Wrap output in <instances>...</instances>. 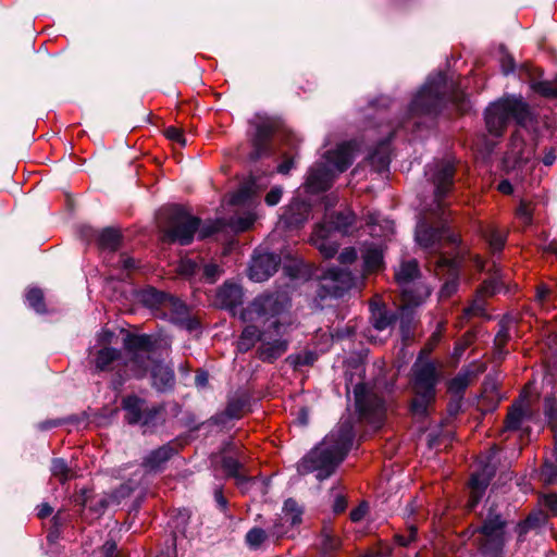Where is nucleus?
<instances>
[{
  "mask_svg": "<svg viewBox=\"0 0 557 557\" xmlns=\"http://www.w3.org/2000/svg\"><path fill=\"white\" fill-rule=\"evenodd\" d=\"M354 437L352 419L350 417L342 418L323 441L298 462V473L317 472L319 481L327 479L344 460L352 445Z\"/></svg>",
  "mask_w": 557,
  "mask_h": 557,
  "instance_id": "obj_1",
  "label": "nucleus"
},
{
  "mask_svg": "<svg viewBox=\"0 0 557 557\" xmlns=\"http://www.w3.org/2000/svg\"><path fill=\"white\" fill-rule=\"evenodd\" d=\"M416 242L429 253L434 255L432 263L436 270L447 269L448 274L451 276L450 280L445 282L441 289V297H449L453 295L458 287L457 270L458 262L454 259H449L444 255L440 253L445 243L457 245L459 243V236L451 233L446 224H442L441 227L434 228L431 226L426 218L419 221L416 228Z\"/></svg>",
  "mask_w": 557,
  "mask_h": 557,
  "instance_id": "obj_2",
  "label": "nucleus"
},
{
  "mask_svg": "<svg viewBox=\"0 0 557 557\" xmlns=\"http://www.w3.org/2000/svg\"><path fill=\"white\" fill-rule=\"evenodd\" d=\"M257 325H247L238 341V350L247 351L260 342L258 356L264 362H273L288 348V325L280 322L277 315H268Z\"/></svg>",
  "mask_w": 557,
  "mask_h": 557,
  "instance_id": "obj_3",
  "label": "nucleus"
},
{
  "mask_svg": "<svg viewBox=\"0 0 557 557\" xmlns=\"http://www.w3.org/2000/svg\"><path fill=\"white\" fill-rule=\"evenodd\" d=\"M134 351L126 367L134 377H144L148 371L151 374V384L158 392H168L174 387L175 375L172 367L152 358L150 349L151 338L146 335H136L132 341Z\"/></svg>",
  "mask_w": 557,
  "mask_h": 557,
  "instance_id": "obj_4",
  "label": "nucleus"
},
{
  "mask_svg": "<svg viewBox=\"0 0 557 557\" xmlns=\"http://www.w3.org/2000/svg\"><path fill=\"white\" fill-rule=\"evenodd\" d=\"M443 379L442 364L418 356L411 368L413 398L410 405L412 414L423 417L435 401L436 386Z\"/></svg>",
  "mask_w": 557,
  "mask_h": 557,
  "instance_id": "obj_5",
  "label": "nucleus"
},
{
  "mask_svg": "<svg viewBox=\"0 0 557 557\" xmlns=\"http://www.w3.org/2000/svg\"><path fill=\"white\" fill-rule=\"evenodd\" d=\"M135 336H128L126 341L127 356L123 357L122 352L112 347L111 345L116 339L114 332L102 329L96 336V342L88 348L87 361L92 373L98 374L101 372H111L114 370L120 371V366H124L123 374L120 376L124 380L132 376L129 368L126 367L129 358L133 355L134 347L131 341Z\"/></svg>",
  "mask_w": 557,
  "mask_h": 557,
  "instance_id": "obj_6",
  "label": "nucleus"
},
{
  "mask_svg": "<svg viewBox=\"0 0 557 557\" xmlns=\"http://www.w3.org/2000/svg\"><path fill=\"white\" fill-rule=\"evenodd\" d=\"M354 143H343L335 150L327 151L323 161L312 166L306 180L311 193H319L330 187L336 174L346 171L354 161Z\"/></svg>",
  "mask_w": 557,
  "mask_h": 557,
  "instance_id": "obj_7",
  "label": "nucleus"
},
{
  "mask_svg": "<svg viewBox=\"0 0 557 557\" xmlns=\"http://www.w3.org/2000/svg\"><path fill=\"white\" fill-rule=\"evenodd\" d=\"M510 120L524 127L533 122L530 107L521 97H504L485 111L486 127L492 135L500 136Z\"/></svg>",
  "mask_w": 557,
  "mask_h": 557,
  "instance_id": "obj_8",
  "label": "nucleus"
},
{
  "mask_svg": "<svg viewBox=\"0 0 557 557\" xmlns=\"http://www.w3.org/2000/svg\"><path fill=\"white\" fill-rule=\"evenodd\" d=\"M221 228L219 222L209 223L200 227V220L187 213L178 207H174L171 214L170 226L164 233L163 240L188 245L193 242L195 233L199 231V237L206 238Z\"/></svg>",
  "mask_w": 557,
  "mask_h": 557,
  "instance_id": "obj_9",
  "label": "nucleus"
},
{
  "mask_svg": "<svg viewBox=\"0 0 557 557\" xmlns=\"http://www.w3.org/2000/svg\"><path fill=\"white\" fill-rule=\"evenodd\" d=\"M504 528L505 521L499 512L491 507L483 524L469 529L468 532L474 536V543L484 557H504L503 549L506 542Z\"/></svg>",
  "mask_w": 557,
  "mask_h": 557,
  "instance_id": "obj_10",
  "label": "nucleus"
},
{
  "mask_svg": "<svg viewBox=\"0 0 557 557\" xmlns=\"http://www.w3.org/2000/svg\"><path fill=\"white\" fill-rule=\"evenodd\" d=\"M448 90H450V88L447 86L446 76L443 73H437L429 77L411 100L408 108V115L416 117L435 114L441 108Z\"/></svg>",
  "mask_w": 557,
  "mask_h": 557,
  "instance_id": "obj_11",
  "label": "nucleus"
},
{
  "mask_svg": "<svg viewBox=\"0 0 557 557\" xmlns=\"http://www.w3.org/2000/svg\"><path fill=\"white\" fill-rule=\"evenodd\" d=\"M355 406L359 420L380 429L386 418V405L374 388L366 383H358L354 386Z\"/></svg>",
  "mask_w": 557,
  "mask_h": 557,
  "instance_id": "obj_12",
  "label": "nucleus"
},
{
  "mask_svg": "<svg viewBox=\"0 0 557 557\" xmlns=\"http://www.w3.org/2000/svg\"><path fill=\"white\" fill-rule=\"evenodd\" d=\"M356 216L350 210L338 212L330 222V226L319 224L315 226L311 242L325 258H332L337 252V244L331 238L332 230L341 233H349Z\"/></svg>",
  "mask_w": 557,
  "mask_h": 557,
  "instance_id": "obj_13",
  "label": "nucleus"
},
{
  "mask_svg": "<svg viewBox=\"0 0 557 557\" xmlns=\"http://www.w3.org/2000/svg\"><path fill=\"white\" fill-rule=\"evenodd\" d=\"M362 278L354 276L346 269L331 268L326 271L319 289V297L338 298L351 288H359Z\"/></svg>",
  "mask_w": 557,
  "mask_h": 557,
  "instance_id": "obj_14",
  "label": "nucleus"
},
{
  "mask_svg": "<svg viewBox=\"0 0 557 557\" xmlns=\"http://www.w3.org/2000/svg\"><path fill=\"white\" fill-rule=\"evenodd\" d=\"M125 420L129 424L154 426L164 410L161 405L148 406L147 401L135 395L127 396L122 401Z\"/></svg>",
  "mask_w": 557,
  "mask_h": 557,
  "instance_id": "obj_15",
  "label": "nucleus"
},
{
  "mask_svg": "<svg viewBox=\"0 0 557 557\" xmlns=\"http://www.w3.org/2000/svg\"><path fill=\"white\" fill-rule=\"evenodd\" d=\"M420 271L416 260L403 262L395 273L397 283L403 287V300L405 307H416L423 302L430 295L426 286H420L417 295L410 287V284L419 276Z\"/></svg>",
  "mask_w": 557,
  "mask_h": 557,
  "instance_id": "obj_16",
  "label": "nucleus"
},
{
  "mask_svg": "<svg viewBox=\"0 0 557 557\" xmlns=\"http://www.w3.org/2000/svg\"><path fill=\"white\" fill-rule=\"evenodd\" d=\"M426 175L435 186L436 210H442V201L454 185L455 166L448 160L435 161L428 165Z\"/></svg>",
  "mask_w": 557,
  "mask_h": 557,
  "instance_id": "obj_17",
  "label": "nucleus"
},
{
  "mask_svg": "<svg viewBox=\"0 0 557 557\" xmlns=\"http://www.w3.org/2000/svg\"><path fill=\"white\" fill-rule=\"evenodd\" d=\"M534 145H527L519 132L511 136L509 148L504 157V165L507 170L521 169L530 171L534 165Z\"/></svg>",
  "mask_w": 557,
  "mask_h": 557,
  "instance_id": "obj_18",
  "label": "nucleus"
},
{
  "mask_svg": "<svg viewBox=\"0 0 557 557\" xmlns=\"http://www.w3.org/2000/svg\"><path fill=\"white\" fill-rule=\"evenodd\" d=\"M137 299L149 310H169L171 313H184L188 311L187 306L181 299L166 295L152 287L139 292Z\"/></svg>",
  "mask_w": 557,
  "mask_h": 557,
  "instance_id": "obj_19",
  "label": "nucleus"
},
{
  "mask_svg": "<svg viewBox=\"0 0 557 557\" xmlns=\"http://www.w3.org/2000/svg\"><path fill=\"white\" fill-rule=\"evenodd\" d=\"M281 262V258L275 253L257 252L250 262L248 275L255 282L267 281L272 276Z\"/></svg>",
  "mask_w": 557,
  "mask_h": 557,
  "instance_id": "obj_20",
  "label": "nucleus"
},
{
  "mask_svg": "<svg viewBox=\"0 0 557 557\" xmlns=\"http://www.w3.org/2000/svg\"><path fill=\"white\" fill-rule=\"evenodd\" d=\"M302 509L298 506L297 502L288 498L285 500L282 508V513L277 522L270 531V535L276 539L285 535L288 530L301 522Z\"/></svg>",
  "mask_w": 557,
  "mask_h": 557,
  "instance_id": "obj_21",
  "label": "nucleus"
},
{
  "mask_svg": "<svg viewBox=\"0 0 557 557\" xmlns=\"http://www.w3.org/2000/svg\"><path fill=\"white\" fill-rule=\"evenodd\" d=\"M505 285L502 273L497 270L493 276L485 280L476 292L471 305L465 309L463 313H480L486 309V297L498 293Z\"/></svg>",
  "mask_w": 557,
  "mask_h": 557,
  "instance_id": "obj_22",
  "label": "nucleus"
},
{
  "mask_svg": "<svg viewBox=\"0 0 557 557\" xmlns=\"http://www.w3.org/2000/svg\"><path fill=\"white\" fill-rule=\"evenodd\" d=\"M290 298L286 290L261 295L256 299L258 313H283L288 310Z\"/></svg>",
  "mask_w": 557,
  "mask_h": 557,
  "instance_id": "obj_23",
  "label": "nucleus"
},
{
  "mask_svg": "<svg viewBox=\"0 0 557 557\" xmlns=\"http://www.w3.org/2000/svg\"><path fill=\"white\" fill-rule=\"evenodd\" d=\"M243 302V290L240 286L232 283H225L218 289L213 304L221 310H234Z\"/></svg>",
  "mask_w": 557,
  "mask_h": 557,
  "instance_id": "obj_24",
  "label": "nucleus"
},
{
  "mask_svg": "<svg viewBox=\"0 0 557 557\" xmlns=\"http://www.w3.org/2000/svg\"><path fill=\"white\" fill-rule=\"evenodd\" d=\"M310 211L309 203L295 198L286 208L282 220L288 227H299L309 219Z\"/></svg>",
  "mask_w": 557,
  "mask_h": 557,
  "instance_id": "obj_25",
  "label": "nucleus"
},
{
  "mask_svg": "<svg viewBox=\"0 0 557 557\" xmlns=\"http://www.w3.org/2000/svg\"><path fill=\"white\" fill-rule=\"evenodd\" d=\"M491 473L475 472L470 480V498L468 502L469 509H473L480 502L485 488L488 485Z\"/></svg>",
  "mask_w": 557,
  "mask_h": 557,
  "instance_id": "obj_26",
  "label": "nucleus"
},
{
  "mask_svg": "<svg viewBox=\"0 0 557 557\" xmlns=\"http://www.w3.org/2000/svg\"><path fill=\"white\" fill-rule=\"evenodd\" d=\"M272 132V126L268 123H261L257 126L253 138V150L250 153L252 160H257L268 152V141Z\"/></svg>",
  "mask_w": 557,
  "mask_h": 557,
  "instance_id": "obj_27",
  "label": "nucleus"
},
{
  "mask_svg": "<svg viewBox=\"0 0 557 557\" xmlns=\"http://www.w3.org/2000/svg\"><path fill=\"white\" fill-rule=\"evenodd\" d=\"M367 224L373 237H387L394 233L393 221L383 218L380 213H369Z\"/></svg>",
  "mask_w": 557,
  "mask_h": 557,
  "instance_id": "obj_28",
  "label": "nucleus"
},
{
  "mask_svg": "<svg viewBox=\"0 0 557 557\" xmlns=\"http://www.w3.org/2000/svg\"><path fill=\"white\" fill-rule=\"evenodd\" d=\"M175 449L171 445H163L152 450L144 460L146 468L150 470H158L164 462H166L173 455Z\"/></svg>",
  "mask_w": 557,
  "mask_h": 557,
  "instance_id": "obj_29",
  "label": "nucleus"
},
{
  "mask_svg": "<svg viewBox=\"0 0 557 557\" xmlns=\"http://www.w3.org/2000/svg\"><path fill=\"white\" fill-rule=\"evenodd\" d=\"M222 469L226 473L227 476L234 478L236 483L240 487H245L248 483L247 476L243 473V465L231 456H225L222 458Z\"/></svg>",
  "mask_w": 557,
  "mask_h": 557,
  "instance_id": "obj_30",
  "label": "nucleus"
},
{
  "mask_svg": "<svg viewBox=\"0 0 557 557\" xmlns=\"http://www.w3.org/2000/svg\"><path fill=\"white\" fill-rule=\"evenodd\" d=\"M320 546L324 555L333 554L341 548V539L333 532L331 527L325 525L322 529Z\"/></svg>",
  "mask_w": 557,
  "mask_h": 557,
  "instance_id": "obj_31",
  "label": "nucleus"
},
{
  "mask_svg": "<svg viewBox=\"0 0 557 557\" xmlns=\"http://www.w3.org/2000/svg\"><path fill=\"white\" fill-rule=\"evenodd\" d=\"M547 521V513L539 509L532 511L527 519L518 525L519 536H522L531 529L540 528Z\"/></svg>",
  "mask_w": 557,
  "mask_h": 557,
  "instance_id": "obj_32",
  "label": "nucleus"
},
{
  "mask_svg": "<svg viewBox=\"0 0 557 557\" xmlns=\"http://www.w3.org/2000/svg\"><path fill=\"white\" fill-rule=\"evenodd\" d=\"M483 237L488 243L493 251H500L505 246L506 233L494 226H486L483 231Z\"/></svg>",
  "mask_w": 557,
  "mask_h": 557,
  "instance_id": "obj_33",
  "label": "nucleus"
},
{
  "mask_svg": "<svg viewBox=\"0 0 557 557\" xmlns=\"http://www.w3.org/2000/svg\"><path fill=\"white\" fill-rule=\"evenodd\" d=\"M531 89L542 97L554 99L557 98V78L554 81H537L532 79L530 83Z\"/></svg>",
  "mask_w": 557,
  "mask_h": 557,
  "instance_id": "obj_34",
  "label": "nucleus"
},
{
  "mask_svg": "<svg viewBox=\"0 0 557 557\" xmlns=\"http://www.w3.org/2000/svg\"><path fill=\"white\" fill-rule=\"evenodd\" d=\"M364 269L367 272H374L381 269L383 263L382 250L370 246L363 255Z\"/></svg>",
  "mask_w": 557,
  "mask_h": 557,
  "instance_id": "obj_35",
  "label": "nucleus"
},
{
  "mask_svg": "<svg viewBox=\"0 0 557 557\" xmlns=\"http://www.w3.org/2000/svg\"><path fill=\"white\" fill-rule=\"evenodd\" d=\"M51 474L57 478L60 483L64 484L74 476L73 470L67 466L63 458H53L51 461Z\"/></svg>",
  "mask_w": 557,
  "mask_h": 557,
  "instance_id": "obj_36",
  "label": "nucleus"
},
{
  "mask_svg": "<svg viewBox=\"0 0 557 557\" xmlns=\"http://www.w3.org/2000/svg\"><path fill=\"white\" fill-rule=\"evenodd\" d=\"M100 248L107 250H115L120 245V233L114 228H104L98 236Z\"/></svg>",
  "mask_w": 557,
  "mask_h": 557,
  "instance_id": "obj_37",
  "label": "nucleus"
},
{
  "mask_svg": "<svg viewBox=\"0 0 557 557\" xmlns=\"http://www.w3.org/2000/svg\"><path fill=\"white\" fill-rule=\"evenodd\" d=\"M471 372L461 371L448 382V392L460 395L465 392L470 383Z\"/></svg>",
  "mask_w": 557,
  "mask_h": 557,
  "instance_id": "obj_38",
  "label": "nucleus"
},
{
  "mask_svg": "<svg viewBox=\"0 0 557 557\" xmlns=\"http://www.w3.org/2000/svg\"><path fill=\"white\" fill-rule=\"evenodd\" d=\"M269 534L261 528H252L246 534V544L251 549H258L267 541Z\"/></svg>",
  "mask_w": 557,
  "mask_h": 557,
  "instance_id": "obj_39",
  "label": "nucleus"
},
{
  "mask_svg": "<svg viewBox=\"0 0 557 557\" xmlns=\"http://www.w3.org/2000/svg\"><path fill=\"white\" fill-rule=\"evenodd\" d=\"M171 321L188 332H197L200 329V321L197 315H170Z\"/></svg>",
  "mask_w": 557,
  "mask_h": 557,
  "instance_id": "obj_40",
  "label": "nucleus"
},
{
  "mask_svg": "<svg viewBox=\"0 0 557 557\" xmlns=\"http://www.w3.org/2000/svg\"><path fill=\"white\" fill-rule=\"evenodd\" d=\"M524 418L521 407H513L507 414L505 429L509 431L519 430Z\"/></svg>",
  "mask_w": 557,
  "mask_h": 557,
  "instance_id": "obj_41",
  "label": "nucleus"
},
{
  "mask_svg": "<svg viewBox=\"0 0 557 557\" xmlns=\"http://www.w3.org/2000/svg\"><path fill=\"white\" fill-rule=\"evenodd\" d=\"M255 222V216L252 214H246L244 216H235L231 220V226L236 232H244L248 230Z\"/></svg>",
  "mask_w": 557,
  "mask_h": 557,
  "instance_id": "obj_42",
  "label": "nucleus"
},
{
  "mask_svg": "<svg viewBox=\"0 0 557 557\" xmlns=\"http://www.w3.org/2000/svg\"><path fill=\"white\" fill-rule=\"evenodd\" d=\"M42 299L44 295L39 288H32L26 294V300L28 301L30 308L37 312L42 309Z\"/></svg>",
  "mask_w": 557,
  "mask_h": 557,
  "instance_id": "obj_43",
  "label": "nucleus"
},
{
  "mask_svg": "<svg viewBox=\"0 0 557 557\" xmlns=\"http://www.w3.org/2000/svg\"><path fill=\"white\" fill-rule=\"evenodd\" d=\"M198 270H199L198 263L190 259L181 260L178 268H177L178 273L186 277L196 274V272Z\"/></svg>",
  "mask_w": 557,
  "mask_h": 557,
  "instance_id": "obj_44",
  "label": "nucleus"
},
{
  "mask_svg": "<svg viewBox=\"0 0 557 557\" xmlns=\"http://www.w3.org/2000/svg\"><path fill=\"white\" fill-rule=\"evenodd\" d=\"M417 539V528L414 525H410L408 528L407 534H395L394 540L395 543L399 546H408L411 542Z\"/></svg>",
  "mask_w": 557,
  "mask_h": 557,
  "instance_id": "obj_45",
  "label": "nucleus"
},
{
  "mask_svg": "<svg viewBox=\"0 0 557 557\" xmlns=\"http://www.w3.org/2000/svg\"><path fill=\"white\" fill-rule=\"evenodd\" d=\"M541 506H543L546 510H548L552 515H557V495L548 494L544 495L540 499Z\"/></svg>",
  "mask_w": 557,
  "mask_h": 557,
  "instance_id": "obj_46",
  "label": "nucleus"
},
{
  "mask_svg": "<svg viewBox=\"0 0 557 557\" xmlns=\"http://www.w3.org/2000/svg\"><path fill=\"white\" fill-rule=\"evenodd\" d=\"M282 196H283V188L281 186H274L265 195L264 201L268 206L273 207V206H276L281 201Z\"/></svg>",
  "mask_w": 557,
  "mask_h": 557,
  "instance_id": "obj_47",
  "label": "nucleus"
},
{
  "mask_svg": "<svg viewBox=\"0 0 557 557\" xmlns=\"http://www.w3.org/2000/svg\"><path fill=\"white\" fill-rule=\"evenodd\" d=\"M202 274L209 283H213L220 276L221 269L214 263H208L203 265Z\"/></svg>",
  "mask_w": 557,
  "mask_h": 557,
  "instance_id": "obj_48",
  "label": "nucleus"
},
{
  "mask_svg": "<svg viewBox=\"0 0 557 557\" xmlns=\"http://www.w3.org/2000/svg\"><path fill=\"white\" fill-rule=\"evenodd\" d=\"M518 218L525 224H530L532 221V208L530 203L521 201L517 210Z\"/></svg>",
  "mask_w": 557,
  "mask_h": 557,
  "instance_id": "obj_49",
  "label": "nucleus"
},
{
  "mask_svg": "<svg viewBox=\"0 0 557 557\" xmlns=\"http://www.w3.org/2000/svg\"><path fill=\"white\" fill-rule=\"evenodd\" d=\"M441 339V331L434 332L429 339L428 344L421 349L419 356H422V358H428V356L432 352L434 347L437 345V343Z\"/></svg>",
  "mask_w": 557,
  "mask_h": 557,
  "instance_id": "obj_50",
  "label": "nucleus"
},
{
  "mask_svg": "<svg viewBox=\"0 0 557 557\" xmlns=\"http://www.w3.org/2000/svg\"><path fill=\"white\" fill-rule=\"evenodd\" d=\"M395 317L396 315H374L372 324L377 331H383L394 322Z\"/></svg>",
  "mask_w": 557,
  "mask_h": 557,
  "instance_id": "obj_51",
  "label": "nucleus"
},
{
  "mask_svg": "<svg viewBox=\"0 0 557 557\" xmlns=\"http://www.w3.org/2000/svg\"><path fill=\"white\" fill-rule=\"evenodd\" d=\"M371 163L373 165H377L379 170H385L387 169L389 164V158L385 152H376L371 156Z\"/></svg>",
  "mask_w": 557,
  "mask_h": 557,
  "instance_id": "obj_52",
  "label": "nucleus"
},
{
  "mask_svg": "<svg viewBox=\"0 0 557 557\" xmlns=\"http://www.w3.org/2000/svg\"><path fill=\"white\" fill-rule=\"evenodd\" d=\"M165 136L172 141L180 144L181 146H185L186 140L181 129L176 127H169L165 129Z\"/></svg>",
  "mask_w": 557,
  "mask_h": 557,
  "instance_id": "obj_53",
  "label": "nucleus"
},
{
  "mask_svg": "<svg viewBox=\"0 0 557 557\" xmlns=\"http://www.w3.org/2000/svg\"><path fill=\"white\" fill-rule=\"evenodd\" d=\"M250 198V188L247 186L242 187L238 189L233 196L231 202L234 205H239L245 202Z\"/></svg>",
  "mask_w": 557,
  "mask_h": 557,
  "instance_id": "obj_54",
  "label": "nucleus"
},
{
  "mask_svg": "<svg viewBox=\"0 0 557 557\" xmlns=\"http://www.w3.org/2000/svg\"><path fill=\"white\" fill-rule=\"evenodd\" d=\"M357 259V252L354 248H345L338 256L342 264H349Z\"/></svg>",
  "mask_w": 557,
  "mask_h": 557,
  "instance_id": "obj_55",
  "label": "nucleus"
},
{
  "mask_svg": "<svg viewBox=\"0 0 557 557\" xmlns=\"http://www.w3.org/2000/svg\"><path fill=\"white\" fill-rule=\"evenodd\" d=\"M242 409L243 404L240 401H231L225 409V414L231 419L238 418Z\"/></svg>",
  "mask_w": 557,
  "mask_h": 557,
  "instance_id": "obj_56",
  "label": "nucleus"
},
{
  "mask_svg": "<svg viewBox=\"0 0 557 557\" xmlns=\"http://www.w3.org/2000/svg\"><path fill=\"white\" fill-rule=\"evenodd\" d=\"M367 510H368V506L366 504L359 505L357 508H355L350 511V520L352 522L361 521L364 518Z\"/></svg>",
  "mask_w": 557,
  "mask_h": 557,
  "instance_id": "obj_57",
  "label": "nucleus"
},
{
  "mask_svg": "<svg viewBox=\"0 0 557 557\" xmlns=\"http://www.w3.org/2000/svg\"><path fill=\"white\" fill-rule=\"evenodd\" d=\"M209 375L206 371H198L195 376V384L199 388H203L208 385Z\"/></svg>",
  "mask_w": 557,
  "mask_h": 557,
  "instance_id": "obj_58",
  "label": "nucleus"
},
{
  "mask_svg": "<svg viewBox=\"0 0 557 557\" xmlns=\"http://www.w3.org/2000/svg\"><path fill=\"white\" fill-rule=\"evenodd\" d=\"M346 507H347V502H346L345 497L342 495L336 496L334 506H333L334 512L341 513L346 509Z\"/></svg>",
  "mask_w": 557,
  "mask_h": 557,
  "instance_id": "obj_59",
  "label": "nucleus"
},
{
  "mask_svg": "<svg viewBox=\"0 0 557 557\" xmlns=\"http://www.w3.org/2000/svg\"><path fill=\"white\" fill-rule=\"evenodd\" d=\"M549 293L550 288L545 284H541L536 289V300L543 302L547 298Z\"/></svg>",
  "mask_w": 557,
  "mask_h": 557,
  "instance_id": "obj_60",
  "label": "nucleus"
},
{
  "mask_svg": "<svg viewBox=\"0 0 557 557\" xmlns=\"http://www.w3.org/2000/svg\"><path fill=\"white\" fill-rule=\"evenodd\" d=\"M52 512H53V508L47 503H44L38 506L37 516L40 519H45V518L49 517Z\"/></svg>",
  "mask_w": 557,
  "mask_h": 557,
  "instance_id": "obj_61",
  "label": "nucleus"
},
{
  "mask_svg": "<svg viewBox=\"0 0 557 557\" xmlns=\"http://www.w3.org/2000/svg\"><path fill=\"white\" fill-rule=\"evenodd\" d=\"M121 264H122V268L124 270H133L136 268V262L133 258L126 256V255H122L121 256V260H120Z\"/></svg>",
  "mask_w": 557,
  "mask_h": 557,
  "instance_id": "obj_62",
  "label": "nucleus"
},
{
  "mask_svg": "<svg viewBox=\"0 0 557 557\" xmlns=\"http://www.w3.org/2000/svg\"><path fill=\"white\" fill-rule=\"evenodd\" d=\"M214 498H215V502H216L218 506L220 507V509L224 511L227 507V500L223 496L222 491L220 488L215 490Z\"/></svg>",
  "mask_w": 557,
  "mask_h": 557,
  "instance_id": "obj_63",
  "label": "nucleus"
},
{
  "mask_svg": "<svg viewBox=\"0 0 557 557\" xmlns=\"http://www.w3.org/2000/svg\"><path fill=\"white\" fill-rule=\"evenodd\" d=\"M294 165L293 160H286L277 166V172L281 174H287Z\"/></svg>",
  "mask_w": 557,
  "mask_h": 557,
  "instance_id": "obj_64",
  "label": "nucleus"
}]
</instances>
